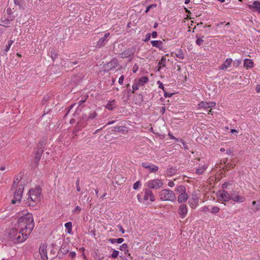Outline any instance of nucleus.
<instances>
[{
  "label": "nucleus",
  "instance_id": "f257e3e1",
  "mask_svg": "<svg viewBox=\"0 0 260 260\" xmlns=\"http://www.w3.org/2000/svg\"><path fill=\"white\" fill-rule=\"evenodd\" d=\"M17 223L18 230L31 233L35 226L32 214L30 213L24 214L19 218Z\"/></svg>",
  "mask_w": 260,
  "mask_h": 260
},
{
  "label": "nucleus",
  "instance_id": "f03ea898",
  "mask_svg": "<svg viewBox=\"0 0 260 260\" xmlns=\"http://www.w3.org/2000/svg\"><path fill=\"white\" fill-rule=\"evenodd\" d=\"M42 189L40 186L32 188L28 192V197L24 200V204L30 207H34L37 203L40 202Z\"/></svg>",
  "mask_w": 260,
  "mask_h": 260
},
{
  "label": "nucleus",
  "instance_id": "7ed1b4c3",
  "mask_svg": "<svg viewBox=\"0 0 260 260\" xmlns=\"http://www.w3.org/2000/svg\"><path fill=\"white\" fill-rule=\"evenodd\" d=\"M30 233H27L25 231L13 229L10 231L8 238L9 240L15 243H19L24 242L27 238L28 235Z\"/></svg>",
  "mask_w": 260,
  "mask_h": 260
},
{
  "label": "nucleus",
  "instance_id": "20e7f679",
  "mask_svg": "<svg viewBox=\"0 0 260 260\" xmlns=\"http://www.w3.org/2000/svg\"><path fill=\"white\" fill-rule=\"evenodd\" d=\"M47 138L43 137L38 142L37 147L35 151V161L37 165L40 161L42 155L44 151L46 145L47 144Z\"/></svg>",
  "mask_w": 260,
  "mask_h": 260
},
{
  "label": "nucleus",
  "instance_id": "39448f33",
  "mask_svg": "<svg viewBox=\"0 0 260 260\" xmlns=\"http://www.w3.org/2000/svg\"><path fill=\"white\" fill-rule=\"evenodd\" d=\"M159 197L162 201L174 202L176 199V195L174 191L168 189H163L160 190L159 192Z\"/></svg>",
  "mask_w": 260,
  "mask_h": 260
},
{
  "label": "nucleus",
  "instance_id": "423d86ee",
  "mask_svg": "<svg viewBox=\"0 0 260 260\" xmlns=\"http://www.w3.org/2000/svg\"><path fill=\"white\" fill-rule=\"evenodd\" d=\"M24 188V182H20V184L16 187L14 193L13 199L11 200L12 204H15L16 203H20L21 201L22 195Z\"/></svg>",
  "mask_w": 260,
  "mask_h": 260
},
{
  "label": "nucleus",
  "instance_id": "0eeeda50",
  "mask_svg": "<svg viewBox=\"0 0 260 260\" xmlns=\"http://www.w3.org/2000/svg\"><path fill=\"white\" fill-rule=\"evenodd\" d=\"M164 183L161 180L159 179H155L153 180H149L147 182V187L149 189H158L161 188Z\"/></svg>",
  "mask_w": 260,
  "mask_h": 260
},
{
  "label": "nucleus",
  "instance_id": "6e6552de",
  "mask_svg": "<svg viewBox=\"0 0 260 260\" xmlns=\"http://www.w3.org/2000/svg\"><path fill=\"white\" fill-rule=\"evenodd\" d=\"M88 120H90L89 118H88V115L86 114H83L77 122L75 128L76 129L79 131L82 127H84L86 124V122Z\"/></svg>",
  "mask_w": 260,
  "mask_h": 260
},
{
  "label": "nucleus",
  "instance_id": "1a4fd4ad",
  "mask_svg": "<svg viewBox=\"0 0 260 260\" xmlns=\"http://www.w3.org/2000/svg\"><path fill=\"white\" fill-rule=\"evenodd\" d=\"M217 193L221 201L228 202L231 199V196L225 190H220Z\"/></svg>",
  "mask_w": 260,
  "mask_h": 260
},
{
  "label": "nucleus",
  "instance_id": "9d476101",
  "mask_svg": "<svg viewBox=\"0 0 260 260\" xmlns=\"http://www.w3.org/2000/svg\"><path fill=\"white\" fill-rule=\"evenodd\" d=\"M135 48L134 47L129 48L125 49L123 52H122L120 54V57L127 58L133 56L135 52Z\"/></svg>",
  "mask_w": 260,
  "mask_h": 260
},
{
  "label": "nucleus",
  "instance_id": "9b49d317",
  "mask_svg": "<svg viewBox=\"0 0 260 260\" xmlns=\"http://www.w3.org/2000/svg\"><path fill=\"white\" fill-rule=\"evenodd\" d=\"M47 245L45 244H41L39 248V253L42 260H47Z\"/></svg>",
  "mask_w": 260,
  "mask_h": 260
},
{
  "label": "nucleus",
  "instance_id": "f8f14e48",
  "mask_svg": "<svg viewBox=\"0 0 260 260\" xmlns=\"http://www.w3.org/2000/svg\"><path fill=\"white\" fill-rule=\"evenodd\" d=\"M142 166L146 169H148L150 173H155L158 170V167L147 162H143Z\"/></svg>",
  "mask_w": 260,
  "mask_h": 260
},
{
  "label": "nucleus",
  "instance_id": "ddd939ff",
  "mask_svg": "<svg viewBox=\"0 0 260 260\" xmlns=\"http://www.w3.org/2000/svg\"><path fill=\"white\" fill-rule=\"evenodd\" d=\"M110 37V33L107 32L105 34L104 36L99 40L97 42L96 47L98 48H101L102 46L105 45L106 43L108 42V38Z\"/></svg>",
  "mask_w": 260,
  "mask_h": 260
},
{
  "label": "nucleus",
  "instance_id": "4468645a",
  "mask_svg": "<svg viewBox=\"0 0 260 260\" xmlns=\"http://www.w3.org/2000/svg\"><path fill=\"white\" fill-rule=\"evenodd\" d=\"M144 199L145 201L149 199L151 202L155 201V197L152 191L150 190L149 188L145 189L144 190Z\"/></svg>",
  "mask_w": 260,
  "mask_h": 260
},
{
  "label": "nucleus",
  "instance_id": "2eb2a0df",
  "mask_svg": "<svg viewBox=\"0 0 260 260\" xmlns=\"http://www.w3.org/2000/svg\"><path fill=\"white\" fill-rule=\"evenodd\" d=\"M215 105V103L213 102H206L202 101L199 104V108L204 109L205 110H206L207 109L214 107Z\"/></svg>",
  "mask_w": 260,
  "mask_h": 260
},
{
  "label": "nucleus",
  "instance_id": "dca6fc26",
  "mask_svg": "<svg viewBox=\"0 0 260 260\" xmlns=\"http://www.w3.org/2000/svg\"><path fill=\"white\" fill-rule=\"evenodd\" d=\"M187 213V208L185 204H181L178 208V214L182 218H184Z\"/></svg>",
  "mask_w": 260,
  "mask_h": 260
},
{
  "label": "nucleus",
  "instance_id": "f3484780",
  "mask_svg": "<svg viewBox=\"0 0 260 260\" xmlns=\"http://www.w3.org/2000/svg\"><path fill=\"white\" fill-rule=\"evenodd\" d=\"M69 250H70L69 245L66 242H63V243H62V244L60 248L59 252H60L61 253H62L63 254L65 255L69 252Z\"/></svg>",
  "mask_w": 260,
  "mask_h": 260
},
{
  "label": "nucleus",
  "instance_id": "a211bd4d",
  "mask_svg": "<svg viewBox=\"0 0 260 260\" xmlns=\"http://www.w3.org/2000/svg\"><path fill=\"white\" fill-rule=\"evenodd\" d=\"M233 60L232 59V58H227L225 61L224 62H223V63H222L219 68V70H222V71H225L226 70V69L228 68V67H229L231 66V63L232 62Z\"/></svg>",
  "mask_w": 260,
  "mask_h": 260
},
{
  "label": "nucleus",
  "instance_id": "6ab92c4d",
  "mask_svg": "<svg viewBox=\"0 0 260 260\" xmlns=\"http://www.w3.org/2000/svg\"><path fill=\"white\" fill-rule=\"evenodd\" d=\"M21 176L19 175H17L14 179L13 185L11 187V190L15 189L16 187L20 184V182H22L21 180Z\"/></svg>",
  "mask_w": 260,
  "mask_h": 260
},
{
  "label": "nucleus",
  "instance_id": "aec40b11",
  "mask_svg": "<svg viewBox=\"0 0 260 260\" xmlns=\"http://www.w3.org/2000/svg\"><path fill=\"white\" fill-rule=\"evenodd\" d=\"M231 200L237 203H242L245 201V198L243 196L232 195Z\"/></svg>",
  "mask_w": 260,
  "mask_h": 260
},
{
  "label": "nucleus",
  "instance_id": "412c9836",
  "mask_svg": "<svg viewBox=\"0 0 260 260\" xmlns=\"http://www.w3.org/2000/svg\"><path fill=\"white\" fill-rule=\"evenodd\" d=\"M188 198V196L186 193H182L181 194H180L178 197L177 201L179 203H183L186 202Z\"/></svg>",
  "mask_w": 260,
  "mask_h": 260
},
{
  "label": "nucleus",
  "instance_id": "4be33fe9",
  "mask_svg": "<svg viewBox=\"0 0 260 260\" xmlns=\"http://www.w3.org/2000/svg\"><path fill=\"white\" fill-rule=\"evenodd\" d=\"M248 7L250 9H254L255 11L260 12V2L258 1H254L252 5H249Z\"/></svg>",
  "mask_w": 260,
  "mask_h": 260
},
{
  "label": "nucleus",
  "instance_id": "5701e85b",
  "mask_svg": "<svg viewBox=\"0 0 260 260\" xmlns=\"http://www.w3.org/2000/svg\"><path fill=\"white\" fill-rule=\"evenodd\" d=\"M12 20H10L6 17H2L0 20V25L5 27H7L10 24L11 21Z\"/></svg>",
  "mask_w": 260,
  "mask_h": 260
},
{
  "label": "nucleus",
  "instance_id": "b1692460",
  "mask_svg": "<svg viewBox=\"0 0 260 260\" xmlns=\"http://www.w3.org/2000/svg\"><path fill=\"white\" fill-rule=\"evenodd\" d=\"M177 173V169L175 167H171L168 169L166 171V175L168 176H172Z\"/></svg>",
  "mask_w": 260,
  "mask_h": 260
},
{
  "label": "nucleus",
  "instance_id": "393cba45",
  "mask_svg": "<svg viewBox=\"0 0 260 260\" xmlns=\"http://www.w3.org/2000/svg\"><path fill=\"white\" fill-rule=\"evenodd\" d=\"M151 45L153 47H155L159 49L162 48V42L161 41H152L151 42Z\"/></svg>",
  "mask_w": 260,
  "mask_h": 260
},
{
  "label": "nucleus",
  "instance_id": "a878e982",
  "mask_svg": "<svg viewBox=\"0 0 260 260\" xmlns=\"http://www.w3.org/2000/svg\"><path fill=\"white\" fill-rule=\"evenodd\" d=\"M244 66L246 68H251L253 66V61L249 58L245 59L244 60Z\"/></svg>",
  "mask_w": 260,
  "mask_h": 260
},
{
  "label": "nucleus",
  "instance_id": "bb28decb",
  "mask_svg": "<svg viewBox=\"0 0 260 260\" xmlns=\"http://www.w3.org/2000/svg\"><path fill=\"white\" fill-rule=\"evenodd\" d=\"M126 127L124 126H115L113 129H112V132H121L122 133H124L125 131Z\"/></svg>",
  "mask_w": 260,
  "mask_h": 260
},
{
  "label": "nucleus",
  "instance_id": "cd10ccee",
  "mask_svg": "<svg viewBox=\"0 0 260 260\" xmlns=\"http://www.w3.org/2000/svg\"><path fill=\"white\" fill-rule=\"evenodd\" d=\"M134 100L136 101V103L137 104H141L143 101V96L141 94H138L134 97Z\"/></svg>",
  "mask_w": 260,
  "mask_h": 260
},
{
  "label": "nucleus",
  "instance_id": "c85d7f7f",
  "mask_svg": "<svg viewBox=\"0 0 260 260\" xmlns=\"http://www.w3.org/2000/svg\"><path fill=\"white\" fill-rule=\"evenodd\" d=\"M186 187L183 185H179L175 189V191L180 193V194L186 193Z\"/></svg>",
  "mask_w": 260,
  "mask_h": 260
},
{
  "label": "nucleus",
  "instance_id": "c756f323",
  "mask_svg": "<svg viewBox=\"0 0 260 260\" xmlns=\"http://www.w3.org/2000/svg\"><path fill=\"white\" fill-rule=\"evenodd\" d=\"M149 81V79L147 76H143L140 78L138 81V83L140 86H143L144 83H146Z\"/></svg>",
  "mask_w": 260,
  "mask_h": 260
},
{
  "label": "nucleus",
  "instance_id": "7c9ffc66",
  "mask_svg": "<svg viewBox=\"0 0 260 260\" xmlns=\"http://www.w3.org/2000/svg\"><path fill=\"white\" fill-rule=\"evenodd\" d=\"M108 240L112 244H114L115 243H117L118 244H120V243H122L124 241V239H123L122 238H118V239H112V238H110Z\"/></svg>",
  "mask_w": 260,
  "mask_h": 260
},
{
  "label": "nucleus",
  "instance_id": "2f4dec72",
  "mask_svg": "<svg viewBox=\"0 0 260 260\" xmlns=\"http://www.w3.org/2000/svg\"><path fill=\"white\" fill-rule=\"evenodd\" d=\"M115 104V101L112 100L107 104V105L106 106V108L109 110H112L114 108Z\"/></svg>",
  "mask_w": 260,
  "mask_h": 260
},
{
  "label": "nucleus",
  "instance_id": "473e14b6",
  "mask_svg": "<svg viewBox=\"0 0 260 260\" xmlns=\"http://www.w3.org/2000/svg\"><path fill=\"white\" fill-rule=\"evenodd\" d=\"M65 227L68 230V233L69 234H72V224L71 222H67L65 224Z\"/></svg>",
  "mask_w": 260,
  "mask_h": 260
},
{
  "label": "nucleus",
  "instance_id": "72a5a7b5",
  "mask_svg": "<svg viewBox=\"0 0 260 260\" xmlns=\"http://www.w3.org/2000/svg\"><path fill=\"white\" fill-rule=\"evenodd\" d=\"M166 58L165 57L162 56L160 59V60L158 63V66L159 69L161 68V67H165L166 66Z\"/></svg>",
  "mask_w": 260,
  "mask_h": 260
},
{
  "label": "nucleus",
  "instance_id": "f704fd0d",
  "mask_svg": "<svg viewBox=\"0 0 260 260\" xmlns=\"http://www.w3.org/2000/svg\"><path fill=\"white\" fill-rule=\"evenodd\" d=\"M49 54L53 60H54L55 58H57L58 55V54L54 49H52L49 51Z\"/></svg>",
  "mask_w": 260,
  "mask_h": 260
},
{
  "label": "nucleus",
  "instance_id": "c9c22d12",
  "mask_svg": "<svg viewBox=\"0 0 260 260\" xmlns=\"http://www.w3.org/2000/svg\"><path fill=\"white\" fill-rule=\"evenodd\" d=\"M206 168L205 167V166H200L199 168L196 170V173L198 175H201L204 172Z\"/></svg>",
  "mask_w": 260,
  "mask_h": 260
},
{
  "label": "nucleus",
  "instance_id": "e433bc0d",
  "mask_svg": "<svg viewBox=\"0 0 260 260\" xmlns=\"http://www.w3.org/2000/svg\"><path fill=\"white\" fill-rule=\"evenodd\" d=\"M98 116V113L96 111H93L92 112L88 113V118L90 120H92L96 118Z\"/></svg>",
  "mask_w": 260,
  "mask_h": 260
},
{
  "label": "nucleus",
  "instance_id": "4c0bfd02",
  "mask_svg": "<svg viewBox=\"0 0 260 260\" xmlns=\"http://www.w3.org/2000/svg\"><path fill=\"white\" fill-rule=\"evenodd\" d=\"M196 38H197V40L196 41V44L199 46L202 45L203 43H204V40H203V38H204V37L202 36L201 38H200L198 35H197Z\"/></svg>",
  "mask_w": 260,
  "mask_h": 260
},
{
  "label": "nucleus",
  "instance_id": "58836bf2",
  "mask_svg": "<svg viewBox=\"0 0 260 260\" xmlns=\"http://www.w3.org/2000/svg\"><path fill=\"white\" fill-rule=\"evenodd\" d=\"M119 249L121 251H124L125 252H128L127 245L126 244H123L119 246Z\"/></svg>",
  "mask_w": 260,
  "mask_h": 260
},
{
  "label": "nucleus",
  "instance_id": "ea45409f",
  "mask_svg": "<svg viewBox=\"0 0 260 260\" xmlns=\"http://www.w3.org/2000/svg\"><path fill=\"white\" fill-rule=\"evenodd\" d=\"M176 56L181 59L184 58V56L182 50H180L176 54Z\"/></svg>",
  "mask_w": 260,
  "mask_h": 260
},
{
  "label": "nucleus",
  "instance_id": "a19ab883",
  "mask_svg": "<svg viewBox=\"0 0 260 260\" xmlns=\"http://www.w3.org/2000/svg\"><path fill=\"white\" fill-rule=\"evenodd\" d=\"M119 252L116 250H113L111 254V257L113 258H116L118 257Z\"/></svg>",
  "mask_w": 260,
  "mask_h": 260
},
{
  "label": "nucleus",
  "instance_id": "79ce46f5",
  "mask_svg": "<svg viewBox=\"0 0 260 260\" xmlns=\"http://www.w3.org/2000/svg\"><path fill=\"white\" fill-rule=\"evenodd\" d=\"M219 207L217 206L212 207L211 209V212L213 214H216L219 212Z\"/></svg>",
  "mask_w": 260,
  "mask_h": 260
},
{
  "label": "nucleus",
  "instance_id": "37998d69",
  "mask_svg": "<svg viewBox=\"0 0 260 260\" xmlns=\"http://www.w3.org/2000/svg\"><path fill=\"white\" fill-rule=\"evenodd\" d=\"M139 86L140 85H139L138 82L137 83L134 84L132 86L133 90H132V93H134L135 92V90H138L139 89Z\"/></svg>",
  "mask_w": 260,
  "mask_h": 260
},
{
  "label": "nucleus",
  "instance_id": "c03bdc74",
  "mask_svg": "<svg viewBox=\"0 0 260 260\" xmlns=\"http://www.w3.org/2000/svg\"><path fill=\"white\" fill-rule=\"evenodd\" d=\"M50 98V95L47 94L45 96H44L42 101V104H45V103L49 101Z\"/></svg>",
  "mask_w": 260,
  "mask_h": 260
},
{
  "label": "nucleus",
  "instance_id": "a18cd8bd",
  "mask_svg": "<svg viewBox=\"0 0 260 260\" xmlns=\"http://www.w3.org/2000/svg\"><path fill=\"white\" fill-rule=\"evenodd\" d=\"M140 186H141V182L140 181H138L134 183V184L133 185V188L135 190L138 189Z\"/></svg>",
  "mask_w": 260,
  "mask_h": 260
},
{
  "label": "nucleus",
  "instance_id": "49530a36",
  "mask_svg": "<svg viewBox=\"0 0 260 260\" xmlns=\"http://www.w3.org/2000/svg\"><path fill=\"white\" fill-rule=\"evenodd\" d=\"M13 43H14V41L13 40H10L8 42V44L7 45H6V49H5V51L6 52H7L10 49L12 44Z\"/></svg>",
  "mask_w": 260,
  "mask_h": 260
},
{
  "label": "nucleus",
  "instance_id": "de8ad7c7",
  "mask_svg": "<svg viewBox=\"0 0 260 260\" xmlns=\"http://www.w3.org/2000/svg\"><path fill=\"white\" fill-rule=\"evenodd\" d=\"M156 4H152L148 6L145 10V13H147L151 9L155 8Z\"/></svg>",
  "mask_w": 260,
  "mask_h": 260
},
{
  "label": "nucleus",
  "instance_id": "09e8293b",
  "mask_svg": "<svg viewBox=\"0 0 260 260\" xmlns=\"http://www.w3.org/2000/svg\"><path fill=\"white\" fill-rule=\"evenodd\" d=\"M79 183H80V179H79V178H78L77 179L76 182L77 190L78 191H81V188H80V187L79 186Z\"/></svg>",
  "mask_w": 260,
  "mask_h": 260
},
{
  "label": "nucleus",
  "instance_id": "8fccbe9b",
  "mask_svg": "<svg viewBox=\"0 0 260 260\" xmlns=\"http://www.w3.org/2000/svg\"><path fill=\"white\" fill-rule=\"evenodd\" d=\"M241 60L236 59L234 61V66L238 67L241 63Z\"/></svg>",
  "mask_w": 260,
  "mask_h": 260
},
{
  "label": "nucleus",
  "instance_id": "3c124183",
  "mask_svg": "<svg viewBox=\"0 0 260 260\" xmlns=\"http://www.w3.org/2000/svg\"><path fill=\"white\" fill-rule=\"evenodd\" d=\"M164 96L165 98L171 97L174 94V93H169V92L166 91L165 90H164Z\"/></svg>",
  "mask_w": 260,
  "mask_h": 260
},
{
  "label": "nucleus",
  "instance_id": "603ef678",
  "mask_svg": "<svg viewBox=\"0 0 260 260\" xmlns=\"http://www.w3.org/2000/svg\"><path fill=\"white\" fill-rule=\"evenodd\" d=\"M229 185H231V184H230V183L229 182H225L222 185V190H224L225 189H227L228 188V186Z\"/></svg>",
  "mask_w": 260,
  "mask_h": 260
},
{
  "label": "nucleus",
  "instance_id": "864d4df0",
  "mask_svg": "<svg viewBox=\"0 0 260 260\" xmlns=\"http://www.w3.org/2000/svg\"><path fill=\"white\" fill-rule=\"evenodd\" d=\"M151 37V34L150 33H148L146 35V37L145 40H144V42H146L150 40Z\"/></svg>",
  "mask_w": 260,
  "mask_h": 260
},
{
  "label": "nucleus",
  "instance_id": "5fc2aeb1",
  "mask_svg": "<svg viewBox=\"0 0 260 260\" xmlns=\"http://www.w3.org/2000/svg\"><path fill=\"white\" fill-rule=\"evenodd\" d=\"M76 253L74 251H71L69 253V256L72 258H74L76 256Z\"/></svg>",
  "mask_w": 260,
  "mask_h": 260
},
{
  "label": "nucleus",
  "instance_id": "6e6d98bb",
  "mask_svg": "<svg viewBox=\"0 0 260 260\" xmlns=\"http://www.w3.org/2000/svg\"><path fill=\"white\" fill-rule=\"evenodd\" d=\"M124 78V76L121 75V77L119 78L118 82L120 85H122L123 84Z\"/></svg>",
  "mask_w": 260,
  "mask_h": 260
},
{
  "label": "nucleus",
  "instance_id": "4d7b16f0",
  "mask_svg": "<svg viewBox=\"0 0 260 260\" xmlns=\"http://www.w3.org/2000/svg\"><path fill=\"white\" fill-rule=\"evenodd\" d=\"M180 141L181 142L185 149H188L187 144L182 139H180Z\"/></svg>",
  "mask_w": 260,
  "mask_h": 260
},
{
  "label": "nucleus",
  "instance_id": "13d9d810",
  "mask_svg": "<svg viewBox=\"0 0 260 260\" xmlns=\"http://www.w3.org/2000/svg\"><path fill=\"white\" fill-rule=\"evenodd\" d=\"M64 255V254H63L62 253H61L60 252H59L58 251V252L57 255L56 256V257H57L59 259H61V258H62L63 257V255ZM55 256L53 257V258H55Z\"/></svg>",
  "mask_w": 260,
  "mask_h": 260
},
{
  "label": "nucleus",
  "instance_id": "bf43d9fd",
  "mask_svg": "<svg viewBox=\"0 0 260 260\" xmlns=\"http://www.w3.org/2000/svg\"><path fill=\"white\" fill-rule=\"evenodd\" d=\"M117 227L118 228V229H119V231L122 233V234H124L125 233V230H124V229L123 228V227L120 224H118L117 225Z\"/></svg>",
  "mask_w": 260,
  "mask_h": 260
},
{
  "label": "nucleus",
  "instance_id": "052dcab7",
  "mask_svg": "<svg viewBox=\"0 0 260 260\" xmlns=\"http://www.w3.org/2000/svg\"><path fill=\"white\" fill-rule=\"evenodd\" d=\"M157 83L159 85V88H161L164 91L165 90L164 85L160 81H158Z\"/></svg>",
  "mask_w": 260,
  "mask_h": 260
},
{
  "label": "nucleus",
  "instance_id": "680f3d73",
  "mask_svg": "<svg viewBox=\"0 0 260 260\" xmlns=\"http://www.w3.org/2000/svg\"><path fill=\"white\" fill-rule=\"evenodd\" d=\"M81 210V208L80 207H79V206H77L76 207L75 210H74V212H77L78 213H79Z\"/></svg>",
  "mask_w": 260,
  "mask_h": 260
},
{
  "label": "nucleus",
  "instance_id": "e2e57ef3",
  "mask_svg": "<svg viewBox=\"0 0 260 260\" xmlns=\"http://www.w3.org/2000/svg\"><path fill=\"white\" fill-rule=\"evenodd\" d=\"M78 63V61H70L68 63L69 66H70L71 67H73V65H76Z\"/></svg>",
  "mask_w": 260,
  "mask_h": 260
},
{
  "label": "nucleus",
  "instance_id": "0e129e2a",
  "mask_svg": "<svg viewBox=\"0 0 260 260\" xmlns=\"http://www.w3.org/2000/svg\"><path fill=\"white\" fill-rule=\"evenodd\" d=\"M111 65H113V67L114 66H117V65L118 64V62L117 61V60H112L111 62Z\"/></svg>",
  "mask_w": 260,
  "mask_h": 260
},
{
  "label": "nucleus",
  "instance_id": "69168bd1",
  "mask_svg": "<svg viewBox=\"0 0 260 260\" xmlns=\"http://www.w3.org/2000/svg\"><path fill=\"white\" fill-rule=\"evenodd\" d=\"M203 211L204 212H207V211H211V209L209 208V206H208V207L205 206V207H204V208L203 209Z\"/></svg>",
  "mask_w": 260,
  "mask_h": 260
},
{
  "label": "nucleus",
  "instance_id": "338daca9",
  "mask_svg": "<svg viewBox=\"0 0 260 260\" xmlns=\"http://www.w3.org/2000/svg\"><path fill=\"white\" fill-rule=\"evenodd\" d=\"M138 69V66L137 64H135L133 67V71L134 73H136Z\"/></svg>",
  "mask_w": 260,
  "mask_h": 260
},
{
  "label": "nucleus",
  "instance_id": "774afa93",
  "mask_svg": "<svg viewBox=\"0 0 260 260\" xmlns=\"http://www.w3.org/2000/svg\"><path fill=\"white\" fill-rule=\"evenodd\" d=\"M256 210H260V199L257 201V205H256Z\"/></svg>",
  "mask_w": 260,
  "mask_h": 260
}]
</instances>
